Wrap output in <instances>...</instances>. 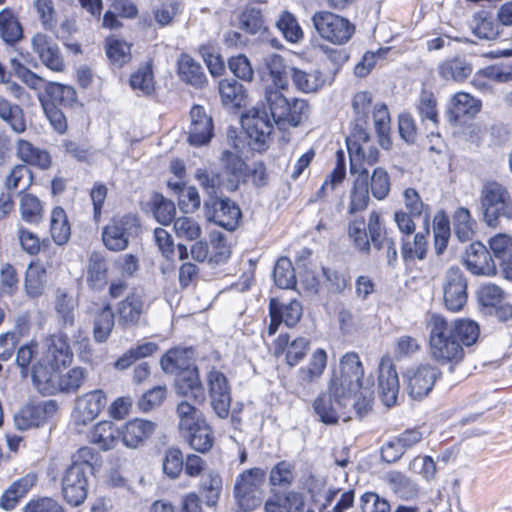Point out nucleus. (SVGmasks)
<instances>
[{"mask_svg": "<svg viewBox=\"0 0 512 512\" xmlns=\"http://www.w3.org/2000/svg\"><path fill=\"white\" fill-rule=\"evenodd\" d=\"M428 327L432 358L451 366L463 360L465 347L475 344L480 333L478 324L472 320L458 319L449 323L440 315H433Z\"/></svg>", "mask_w": 512, "mask_h": 512, "instance_id": "nucleus-1", "label": "nucleus"}, {"mask_svg": "<svg viewBox=\"0 0 512 512\" xmlns=\"http://www.w3.org/2000/svg\"><path fill=\"white\" fill-rule=\"evenodd\" d=\"M368 388L371 403L374 399L373 381L364 377V367L356 352H347L339 360L338 369L334 370L329 382V390L338 397L354 398L361 401L362 392Z\"/></svg>", "mask_w": 512, "mask_h": 512, "instance_id": "nucleus-2", "label": "nucleus"}, {"mask_svg": "<svg viewBox=\"0 0 512 512\" xmlns=\"http://www.w3.org/2000/svg\"><path fill=\"white\" fill-rule=\"evenodd\" d=\"M189 354H192L191 349L169 350L161 358L160 364L166 373H176V393L200 404L205 400V390L199 377L198 368L188 362Z\"/></svg>", "mask_w": 512, "mask_h": 512, "instance_id": "nucleus-3", "label": "nucleus"}, {"mask_svg": "<svg viewBox=\"0 0 512 512\" xmlns=\"http://www.w3.org/2000/svg\"><path fill=\"white\" fill-rule=\"evenodd\" d=\"M361 401L348 397H338L328 389V393L320 394L313 403L315 413L325 424H335L339 419L344 422L352 418L351 412L363 417L371 409V393L368 388L362 392Z\"/></svg>", "mask_w": 512, "mask_h": 512, "instance_id": "nucleus-4", "label": "nucleus"}, {"mask_svg": "<svg viewBox=\"0 0 512 512\" xmlns=\"http://www.w3.org/2000/svg\"><path fill=\"white\" fill-rule=\"evenodd\" d=\"M482 221L490 228H499L503 220H512V195L500 183L489 182L480 194Z\"/></svg>", "mask_w": 512, "mask_h": 512, "instance_id": "nucleus-5", "label": "nucleus"}, {"mask_svg": "<svg viewBox=\"0 0 512 512\" xmlns=\"http://www.w3.org/2000/svg\"><path fill=\"white\" fill-rule=\"evenodd\" d=\"M346 143L351 173L369 178L367 167L378 162L379 150L371 144L366 128L357 124L346 138Z\"/></svg>", "mask_w": 512, "mask_h": 512, "instance_id": "nucleus-6", "label": "nucleus"}, {"mask_svg": "<svg viewBox=\"0 0 512 512\" xmlns=\"http://www.w3.org/2000/svg\"><path fill=\"white\" fill-rule=\"evenodd\" d=\"M265 478V470L258 467L247 469L237 476L233 488L237 512H251L260 506Z\"/></svg>", "mask_w": 512, "mask_h": 512, "instance_id": "nucleus-7", "label": "nucleus"}, {"mask_svg": "<svg viewBox=\"0 0 512 512\" xmlns=\"http://www.w3.org/2000/svg\"><path fill=\"white\" fill-rule=\"evenodd\" d=\"M73 361V351L68 342L67 335L60 331L58 334L48 336L42 347V356L37 366H34V375L46 371L49 374L58 372Z\"/></svg>", "mask_w": 512, "mask_h": 512, "instance_id": "nucleus-8", "label": "nucleus"}, {"mask_svg": "<svg viewBox=\"0 0 512 512\" xmlns=\"http://www.w3.org/2000/svg\"><path fill=\"white\" fill-rule=\"evenodd\" d=\"M86 370L82 367H74L67 373L59 375L58 372H42L34 375V387L46 395L54 394L58 391L65 393L76 392L86 380Z\"/></svg>", "mask_w": 512, "mask_h": 512, "instance_id": "nucleus-9", "label": "nucleus"}, {"mask_svg": "<svg viewBox=\"0 0 512 512\" xmlns=\"http://www.w3.org/2000/svg\"><path fill=\"white\" fill-rule=\"evenodd\" d=\"M312 22L319 35L333 44H345L355 31L348 19L328 11L315 13Z\"/></svg>", "mask_w": 512, "mask_h": 512, "instance_id": "nucleus-10", "label": "nucleus"}, {"mask_svg": "<svg viewBox=\"0 0 512 512\" xmlns=\"http://www.w3.org/2000/svg\"><path fill=\"white\" fill-rule=\"evenodd\" d=\"M467 279L456 266L450 267L443 280L444 303L450 311H460L467 302Z\"/></svg>", "mask_w": 512, "mask_h": 512, "instance_id": "nucleus-11", "label": "nucleus"}, {"mask_svg": "<svg viewBox=\"0 0 512 512\" xmlns=\"http://www.w3.org/2000/svg\"><path fill=\"white\" fill-rule=\"evenodd\" d=\"M107 404L105 393L100 390L90 391L77 398L72 412V421L80 430L93 422Z\"/></svg>", "mask_w": 512, "mask_h": 512, "instance_id": "nucleus-12", "label": "nucleus"}, {"mask_svg": "<svg viewBox=\"0 0 512 512\" xmlns=\"http://www.w3.org/2000/svg\"><path fill=\"white\" fill-rule=\"evenodd\" d=\"M242 127L248 137L259 145H264L270 138L275 122L269 116L266 106H255L241 118Z\"/></svg>", "mask_w": 512, "mask_h": 512, "instance_id": "nucleus-13", "label": "nucleus"}, {"mask_svg": "<svg viewBox=\"0 0 512 512\" xmlns=\"http://www.w3.org/2000/svg\"><path fill=\"white\" fill-rule=\"evenodd\" d=\"M206 217L209 221L234 231L241 218L240 208L229 198H211L205 202Z\"/></svg>", "mask_w": 512, "mask_h": 512, "instance_id": "nucleus-14", "label": "nucleus"}, {"mask_svg": "<svg viewBox=\"0 0 512 512\" xmlns=\"http://www.w3.org/2000/svg\"><path fill=\"white\" fill-rule=\"evenodd\" d=\"M208 392L213 411L220 419L228 417L231 406V389L224 373L211 370L207 376Z\"/></svg>", "mask_w": 512, "mask_h": 512, "instance_id": "nucleus-15", "label": "nucleus"}, {"mask_svg": "<svg viewBox=\"0 0 512 512\" xmlns=\"http://www.w3.org/2000/svg\"><path fill=\"white\" fill-rule=\"evenodd\" d=\"M438 375V369L430 364L408 369L404 374L408 394L413 399L425 397L431 392Z\"/></svg>", "mask_w": 512, "mask_h": 512, "instance_id": "nucleus-16", "label": "nucleus"}, {"mask_svg": "<svg viewBox=\"0 0 512 512\" xmlns=\"http://www.w3.org/2000/svg\"><path fill=\"white\" fill-rule=\"evenodd\" d=\"M88 479L79 466H69L62 478V494L71 506L81 505L88 495Z\"/></svg>", "mask_w": 512, "mask_h": 512, "instance_id": "nucleus-17", "label": "nucleus"}, {"mask_svg": "<svg viewBox=\"0 0 512 512\" xmlns=\"http://www.w3.org/2000/svg\"><path fill=\"white\" fill-rule=\"evenodd\" d=\"M464 264L477 276H495L497 267L490 251L481 242H473L466 250Z\"/></svg>", "mask_w": 512, "mask_h": 512, "instance_id": "nucleus-18", "label": "nucleus"}, {"mask_svg": "<svg viewBox=\"0 0 512 512\" xmlns=\"http://www.w3.org/2000/svg\"><path fill=\"white\" fill-rule=\"evenodd\" d=\"M190 119L188 142L196 147L209 143L213 137V123L205 109L200 105H194L190 110Z\"/></svg>", "mask_w": 512, "mask_h": 512, "instance_id": "nucleus-19", "label": "nucleus"}, {"mask_svg": "<svg viewBox=\"0 0 512 512\" xmlns=\"http://www.w3.org/2000/svg\"><path fill=\"white\" fill-rule=\"evenodd\" d=\"M146 310L143 296L138 292L129 293L117 304L119 325L125 329L137 326Z\"/></svg>", "mask_w": 512, "mask_h": 512, "instance_id": "nucleus-20", "label": "nucleus"}, {"mask_svg": "<svg viewBox=\"0 0 512 512\" xmlns=\"http://www.w3.org/2000/svg\"><path fill=\"white\" fill-rule=\"evenodd\" d=\"M157 428V424L150 420L135 418L126 422L120 428L122 443L131 449L142 446Z\"/></svg>", "mask_w": 512, "mask_h": 512, "instance_id": "nucleus-21", "label": "nucleus"}, {"mask_svg": "<svg viewBox=\"0 0 512 512\" xmlns=\"http://www.w3.org/2000/svg\"><path fill=\"white\" fill-rule=\"evenodd\" d=\"M25 175L28 176L29 183L19 193L20 213L24 221L32 222V193L29 192L32 184V170L27 165H16L7 177L6 186L9 190L17 189Z\"/></svg>", "mask_w": 512, "mask_h": 512, "instance_id": "nucleus-22", "label": "nucleus"}, {"mask_svg": "<svg viewBox=\"0 0 512 512\" xmlns=\"http://www.w3.org/2000/svg\"><path fill=\"white\" fill-rule=\"evenodd\" d=\"M131 225L127 217L113 219L102 231V240L105 247L115 252L125 250L129 244Z\"/></svg>", "mask_w": 512, "mask_h": 512, "instance_id": "nucleus-23", "label": "nucleus"}, {"mask_svg": "<svg viewBox=\"0 0 512 512\" xmlns=\"http://www.w3.org/2000/svg\"><path fill=\"white\" fill-rule=\"evenodd\" d=\"M378 387L382 402L387 407L393 406L399 393V379L394 365L389 361L380 363Z\"/></svg>", "mask_w": 512, "mask_h": 512, "instance_id": "nucleus-24", "label": "nucleus"}, {"mask_svg": "<svg viewBox=\"0 0 512 512\" xmlns=\"http://www.w3.org/2000/svg\"><path fill=\"white\" fill-rule=\"evenodd\" d=\"M327 358V352L322 348L312 353L308 364L297 371V389H306L319 381L326 369Z\"/></svg>", "mask_w": 512, "mask_h": 512, "instance_id": "nucleus-25", "label": "nucleus"}, {"mask_svg": "<svg viewBox=\"0 0 512 512\" xmlns=\"http://www.w3.org/2000/svg\"><path fill=\"white\" fill-rule=\"evenodd\" d=\"M34 50L39 54L41 61L46 67L56 72L63 70L64 62L59 48L47 36L42 34L34 36Z\"/></svg>", "mask_w": 512, "mask_h": 512, "instance_id": "nucleus-26", "label": "nucleus"}, {"mask_svg": "<svg viewBox=\"0 0 512 512\" xmlns=\"http://www.w3.org/2000/svg\"><path fill=\"white\" fill-rule=\"evenodd\" d=\"M32 489V477L27 474L13 481L0 496V508L4 511L14 510Z\"/></svg>", "mask_w": 512, "mask_h": 512, "instance_id": "nucleus-27", "label": "nucleus"}, {"mask_svg": "<svg viewBox=\"0 0 512 512\" xmlns=\"http://www.w3.org/2000/svg\"><path fill=\"white\" fill-rule=\"evenodd\" d=\"M177 72L180 79L196 89L207 83V78L200 63L187 54L181 55L178 60Z\"/></svg>", "mask_w": 512, "mask_h": 512, "instance_id": "nucleus-28", "label": "nucleus"}, {"mask_svg": "<svg viewBox=\"0 0 512 512\" xmlns=\"http://www.w3.org/2000/svg\"><path fill=\"white\" fill-rule=\"evenodd\" d=\"M481 109V102L470 94L458 92L451 98L450 107L448 109V117L450 121H459L462 117H472Z\"/></svg>", "mask_w": 512, "mask_h": 512, "instance_id": "nucleus-29", "label": "nucleus"}, {"mask_svg": "<svg viewBox=\"0 0 512 512\" xmlns=\"http://www.w3.org/2000/svg\"><path fill=\"white\" fill-rule=\"evenodd\" d=\"M120 428L113 422L101 421L97 423L90 433V442L98 445L103 451L113 449L121 440Z\"/></svg>", "mask_w": 512, "mask_h": 512, "instance_id": "nucleus-30", "label": "nucleus"}, {"mask_svg": "<svg viewBox=\"0 0 512 512\" xmlns=\"http://www.w3.org/2000/svg\"><path fill=\"white\" fill-rule=\"evenodd\" d=\"M468 25L473 35L479 39L494 40L500 36V24L486 11L473 14Z\"/></svg>", "mask_w": 512, "mask_h": 512, "instance_id": "nucleus-31", "label": "nucleus"}, {"mask_svg": "<svg viewBox=\"0 0 512 512\" xmlns=\"http://www.w3.org/2000/svg\"><path fill=\"white\" fill-rule=\"evenodd\" d=\"M303 508V495L296 491L277 494L265 503V512H303Z\"/></svg>", "mask_w": 512, "mask_h": 512, "instance_id": "nucleus-32", "label": "nucleus"}, {"mask_svg": "<svg viewBox=\"0 0 512 512\" xmlns=\"http://www.w3.org/2000/svg\"><path fill=\"white\" fill-rule=\"evenodd\" d=\"M282 89L267 87L265 90V104L268 107L271 119L280 127H285V118L289 111V100L282 94Z\"/></svg>", "mask_w": 512, "mask_h": 512, "instance_id": "nucleus-33", "label": "nucleus"}, {"mask_svg": "<svg viewBox=\"0 0 512 512\" xmlns=\"http://www.w3.org/2000/svg\"><path fill=\"white\" fill-rule=\"evenodd\" d=\"M416 109L422 123L432 129L438 126L439 114L437 109V100L431 91L425 89L421 91ZM430 135H435L434 130H431ZM436 136L439 137V133H436Z\"/></svg>", "mask_w": 512, "mask_h": 512, "instance_id": "nucleus-34", "label": "nucleus"}, {"mask_svg": "<svg viewBox=\"0 0 512 512\" xmlns=\"http://www.w3.org/2000/svg\"><path fill=\"white\" fill-rule=\"evenodd\" d=\"M286 350V362L295 366L304 359L310 349V340L306 337H297L289 341L288 335H280L277 341V350Z\"/></svg>", "mask_w": 512, "mask_h": 512, "instance_id": "nucleus-35", "label": "nucleus"}, {"mask_svg": "<svg viewBox=\"0 0 512 512\" xmlns=\"http://www.w3.org/2000/svg\"><path fill=\"white\" fill-rule=\"evenodd\" d=\"M0 37L7 44H15L23 37V28L10 8L0 11Z\"/></svg>", "mask_w": 512, "mask_h": 512, "instance_id": "nucleus-36", "label": "nucleus"}, {"mask_svg": "<svg viewBox=\"0 0 512 512\" xmlns=\"http://www.w3.org/2000/svg\"><path fill=\"white\" fill-rule=\"evenodd\" d=\"M290 76L297 89L304 93L316 92L325 83L324 76L319 70L304 71L291 67Z\"/></svg>", "mask_w": 512, "mask_h": 512, "instance_id": "nucleus-37", "label": "nucleus"}, {"mask_svg": "<svg viewBox=\"0 0 512 512\" xmlns=\"http://www.w3.org/2000/svg\"><path fill=\"white\" fill-rule=\"evenodd\" d=\"M115 326V315L109 304L104 305L94 317L93 338L97 343H105Z\"/></svg>", "mask_w": 512, "mask_h": 512, "instance_id": "nucleus-38", "label": "nucleus"}, {"mask_svg": "<svg viewBox=\"0 0 512 512\" xmlns=\"http://www.w3.org/2000/svg\"><path fill=\"white\" fill-rule=\"evenodd\" d=\"M369 178L356 176L350 193V203L348 206L349 216L357 215L364 211L370 201L369 198Z\"/></svg>", "mask_w": 512, "mask_h": 512, "instance_id": "nucleus-39", "label": "nucleus"}, {"mask_svg": "<svg viewBox=\"0 0 512 512\" xmlns=\"http://www.w3.org/2000/svg\"><path fill=\"white\" fill-rule=\"evenodd\" d=\"M158 350L154 342H144L129 348L113 364L116 370H126L135 362L153 355Z\"/></svg>", "mask_w": 512, "mask_h": 512, "instance_id": "nucleus-40", "label": "nucleus"}, {"mask_svg": "<svg viewBox=\"0 0 512 512\" xmlns=\"http://www.w3.org/2000/svg\"><path fill=\"white\" fill-rule=\"evenodd\" d=\"M438 73L444 80L462 82L472 73V66L462 58H453L439 64Z\"/></svg>", "mask_w": 512, "mask_h": 512, "instance_id": "nucleus-41", "label": "nucleus"}, {"mask_svg": "<svg viewBox=\"0 0 512 512\" xmlns=\"http://www.w3.org/2000/svg\"><path fill=\"white\" fill-rule=\"evenodd\" d=\"M178 426L181 433L195 429L205 419L202 412L186 400H182L176 407Z\"/></svg>", "mask_w": 512, "mask_h": 512, "instance_id": "nucleus-42", "label": "nucleus"}, {"mask_svg": "<svg viewBox=\"0 0 512 512\" xmlns=\"http://www.w3.org/2000/svg\"><path fill=\"white\" fill-rule=\"evenodd\" d=\"M182 434L188 440L189 445L198 452H207L213 445L212 432L206 420L195 426V429Z\"/></svg>", "mask_w": 512, "mask_h": 512, "instance_id": "nucleus-43", "label": "nucleus"}, {"mask_svg": "<svg viewBox=\"0 0 512 512\" xmlns=\"http://www.w3.org/2000/svg\"><path fill=\"white\" fill-rule=\"evenodd\" d=\"M149 205L159 223L168 225L175 220L176 206L173 201L165 198L162 194L154 193L150 198Z\"/></svg>", "mask_w": 512, "mask_h": 512, "instance_id": "nucleus-44", "label": "nucleus"}, {"mask_svg": "<svg viewBox=\"0 0 512 512\" xmlns=\"http://www.w3.org/2000/svg\"><path fill=\"white\" fill-rule=\"evenodd\" d=\"M348 237L360 252L368 254L371 249L366 225L362 217L350 216L348 221Z\"/></svg>", "mask_w": 512, "mask_h": 512, "instance_id": "nucleus-45", "label": "nucleus"}, {"mask_svg": "<svg viewBox=\"0 0 512 512\" xmlns=\"http://www.w3.org/2000/svg\"><path fill=\"white\" fill-rule=\"evenodd\" d=\"M50 233L57 245L65 244L70 237V225L63 208L55 207L50 218Z\"/></svg>", "mask_w": 512, "mask_h": 512, "instance_id": "nucleus-46", "label": "nucleus"}, {"mask_svg": "<svg viewBox=\"0 0 512 512\" xmlns=\"http://www.w3.org/2000/svg\"><path fill=\"white\" fill-rule=\"evenodd\" d=\"M265 66L274 86L280 89L287 88L291 67L285 65L283 57L278 54H270L265 58Z\"/></svg>", "mask_w": 512, "mask_h": 512, "instance_id": "nucleus-47", "label": "nucleus"}, {"mask_svg": "<svg viewBox=\"0 0 512 512\" xmlns=\"http://www.w3.org/2000/svg\"><path fill=\"white\" fill-rule=\"evenodd\" d=\"M220 162L222 169L229 175H231L234 181L230 182L229 189H236L238 181L245 175V163L238 153L224 150L220 156Z\"/></svg>", "mask_w": 512, "mask_h": 512, "instance_id": "nucleus-48", "label": "nucleus"}, {"mask_svg": "<svg viewBox=\"0 0 512 512\" xmlns=\"http://www.w3.org/2000/svg\"><path fill=\"white\" fill-rule=\"evenodd\" d=\"M107 276V263L103 255L93 252L89 258L87 282L93 289H100L104 286Z\"/></svg>", "mask_w": 512, "mask_h": 512, "instance_id": "nucleus-49", "label": "nucleus"}, {"mask_svg": "<svg viewBox=\"0 0 512 512\" xmlns=\"http://www.w3.org/2000/svg\"><path fill=\"white\" fill-rule=\"evenodd\" d=\"M429 235L428 228L425 229V232H419L414 235L413 242L410 241V238L402 237L401 240V254L402 257L406 259H423L426 256L427 251V236Z\"/></svg>", "mask_w": 512, "mask_h": 512, "instance_id": "nucleus-50", "label": "nucleus"}, {"mask_svg": "<svg viewBox=\"0 0 512 512\" xmlns=\"http://www.w3.org/2000/svg\"><path fill=\"white\" fill-rule=\"evenodd\" d=\"M475 222L471 218L470 211L467 208H458L453 215V229L456 237L461 242H467L474 235Z\"/></svg>", "mask_w": 512, "mask_h": 512, "instance_id": "nucleus-51", "label": "nucleus"}, {"mask_svg": "<svg viewBox=\"0 0 512 512\" xmlns=\"http://www.w3.org/2000/svg\"><path fill=\"white\" fill-rule=\"evenodd\" d=\"M28 332V324H17L14 331L0 335V361H7L13 356L21 337Z\"/></svg>", "mask_w": 512, "mask_h": 512, "instance_id": "nucleus-52", "label": "nucleus"}, {"mask_svg": "<svg viewBox=\"0 0 512 512\" xmlns=\"http://www.w3.org/2000/svg\"><path fill=\"white\" fill-rule=\"evenodd\" d=\"M387 482L393 492L401 498L410 499L418 493L417 484L401 472L394 471L388 473Z\"/></svg>", "mask_w": 512, "mask_h": 512, "instance_id": "nucleus-53", "label": "nucleus"}, {"mask_svg": "<svg viewBox=\"0 0 512 512\" xmlns=\"http://www.w3.org/2000/svg\"><path fill=\"white\" fill-rule=\"evenodd\" d=\"M373 120L376 132L379 138V144L382 148L390 147V115L385 104H378L373 110Z\"/></svg>", "mask_w": 512, "mask_h": 512, "instance_id": "nucleus-54", "label": "nucleus"}, {"mask_svg": "<svg viewBox=\"0 0 512 512\" xmlns=\"http://www.w3.org/2000/svg\"><path fill=\"white\" fill-rule=\"evenodd\" d=\"M275 284L282 289H290L296 285L295 271L292 262L287 257H281L274 267Z\"/></svg>", "mask_w": 512, "mask_h": 512, "instance_id": "nucleus-55", "label": "nucleus"}, {"mask_svg": "<svg viewBox=\"0 0 512 512\" xmlns=\"http://www.w3.org/2000/svg\"><path fill=\"white\" fill-rule=\"evenodd\" d=\"M173 227L176 236L186 241H196L202 234L199 222L191 216L175 218Z\"/></svg>", "mask_w": 512, "mask_h": 512, "instance_id": "nucleus-56", "label": "nucleus"}, {"mask_svg": "<svg viewBox=\"0 0 512 512\" xmlns=\"http://www.w3.org/2000/svg\"><path fill=\"white\" fill-rule=\"evenodd\" d=\"M55 309L60 317L62 329H67L74 325L75 302L72 296H69L62 290L57 291Z\"/></svg>", "mask_w": 512, "mask_h": 512, "instance_id": "nucleus-57", "label": "nucleus"}, {"mask_svg": "<svg viewBox=\"0 0 512 512\" xmlns=\"http://www.w3.org/2000/svg\"><path fill=\"white\" fill-rule=\"evenodd\" d=\"M38 98L50 125L59 134H64L68 128L67 119L64 113L57 107L55 102H50L49 99H46L44 94H39Z\"/></svg>", "mask_w": 512, "mask_h": 512, "instance_id": "nucleus-58", "label": "nucleus"}, {"mask_svg": "<svg viewBox=\"0 0 512 512\" xmlns=\"http://www.w3.org/2000/svg\"><path fill=\"white\" fill-rule=\"evenodd\" d=\"M0 117L7 121L15 132L25 131L26 123L21 108L18 105H12L2 96H0Z\"/></svg>", "mask_w": 512, "mask_h": 512, "instance_id": "nucleus-59", "label": "nucleus"}, {"mask_svg": "<svg viewBox=\"0 0 512 512\" xmlns=\"http://www.w3.org/2000/svg\"><path fill=\"white\" fill-rule=\"evenodd\" d=\"M222 102L232 107H240L244 100L243 85L235 79H223L219 84Z\"/></svg>", "mask_w": 512, "mask_h": 512, "instance_id": "nucleus-60", "label": "nucleus"}, {"mask_svg": "<svg viewBox=\"0 0 512 512\" xmlns=\"http://www.w3.org/2000/svg\"><path fill=\"white\" fill-rule=\"evenodd\" d=\"M240 28L255 35L266 30L261 10L256 7H246L239 16Z\"/></svg>", "mask_w": 512, "mask_h": 512, "instance_id": "nucleus-61", "label": "nucleus"}, {"mask_svg": "<svg viewBox=\"0 0 512 512\" xmlns=\"http://www.w3.org/2000/svg\"><path fill=\"white\" fill-rule=\"evenodd\" d=\"M277 28L281 31L285 39L291 43H297L303 38V31L295 16L288 11L280 15L277 21Z\"/></svg>", "mask_w": 512, "mask_h": 512, "instance_id": "nucleus-62", "label": "nucleus"}, {"mask_svg": "<svg viewBox=\"0 0 512 512\" xmlns=\"http://www.w3.org/2000/svg\"><path fill=\"white\" fill-rule=\"evenodd\" d=\"M372 94L367 91H360L356 93L352 99V108L355 114V125L359 124L362 127L367 123V119L371 112Z\"/></svg>", "mask_w": 512, "mask_h": 512, "instance_id": "nucleus-63", "label": "nucleus"}, {"mask_svg": "<svg viewBox=\"0 0 512 512\" xmlns=\"http://www.w3.org/2000/svg\"><path fill=\"white\" fill-rule=\"evenodd\" d=\"M370 190L377 200L385 199L391 188L390 177L388 172L381 168H375L370 176Z\"/></svg>", "mask_w": 512, "mask_h": 512, "instance_id": "nucleus-64", "label": "nucleus"}]
</instances>
